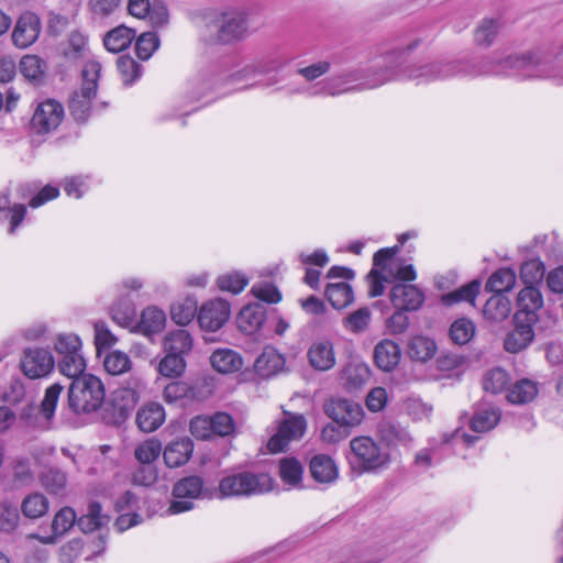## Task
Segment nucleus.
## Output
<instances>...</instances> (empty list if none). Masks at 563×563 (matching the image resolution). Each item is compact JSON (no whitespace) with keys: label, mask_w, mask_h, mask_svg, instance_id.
<instances>
[{"label":"nucleus","mask_w":563,"mask_h":563,"mask_svg":"<svg viewBox=\"0 0 563 563\" xmlns=\"http://www.w3.org/2000/svg\"><path fill=\"white\" fill-rule=\"evenodd\" d=\"M347 459L351 467L360 474L376 473L390 463L389 453L367 435H358L350 441Z\"/></svg>","instance_id":"nucleus-1"},{"label":"nucleus","mask_w":563,"mask_h":563,"mask_svg":"<svg viewBox=\"0 0 563 563\" xmlns=\"http://www.w3.org/2000/svg\"><path fill=\"white\" fill-rule=\"evenodd\" d=\"M273 489L272 478L264 473L243 472L223 477L219 482V497H244L260 495Z\"/></svg>","instance_id":"nucleus-2"},{"label":"nucleus","mask_w":563,"mask_h":563,"mask_svg":"<svg viewBox=\"0 0 563 563\" xmlns=\"http://www.w3.org/2000/svg\"><path fill=\"white\" fill-rule=\"evenodd\" d=\"M101 66L98 62H88L81 71L82 82L78 91L70 96L68 108L77 122H86L90 115L91 102L97 95Z\"/></svg>","instance_id":"nucleus-3"},{"label":"nucleus","mask_w":563,"mask_h":563,"mask_svg":"<svg viewBox=\"0 0 563 563\" xmlns=\"http://www.w3.org/2000/svg\"><path fill=\"white\" fill-rule=\"evenodd\" d=\"M216 40L221 44H232L250 35L249 14L238 8H229L218 14L213 21Z\"/></svg>","instance_id":"nucleus-4"},{"label":"nucleus","mask_w":563,"mask_h":563,"mask_svg":"<svg viewBox=\"0 0 563 563\" xmlns=\"http://www.w3.org/2000/svg\"><path fill=\"white\" fill-rule=\"evenodd\" d=\"M500 66L505 70L522 71L523 76L530 78L559 77L553 73L550 60L540 53L528 52L522 55H510L500 63Z\"/></svg>","instance_id":"nucleus-5"},{"label":"nucleus","mask_w":563,"mask_h":563,"mask_svg":"<svg viewBox=\"0 0 563 563\" xmlns=\"http://www.w3.org/2000/svg\"><path fill=\"white\" fill-rule=\"evenodd\" d=\"M323 409L331 420L343 428H357L365 418L361 404L347 398H331L324 402Z\"/></svg>","instance_id":"nucleus-6"},{"label":"nucleus","mask_w":563,"mask_h":563,"mask_svg":"<svg viewBox=\"0 0 563 563\" xmlns=\"http://www.w3.org/2000/svg\"><path fill=\"white\" fill-rule=\"evenodd\" d=\"M399 247H387L377 251L373 257V265L382 267L386 274L383 276L386 283H394L396 280L412 282L416 279L417 274L411 264H401L399 261L394 260L398 253Z\"/></svg>","instance_id":"nucleus-7"},{"label":"nucleus","mask_w":563,"mask_h":563,"mask_svg":"<svg viewBox=\"0 0 563 563\" xmlns=\"http://www.w3.org/2000/svg\"><path fill=\"white\" fill-rule=\"evenodd\" d=\"M203 481L192 475L178 481L173 488L174 500L168 507L172 515L185 512L194 508L191 499L198 498L202 493Z\"/></svg>","instance_id":"nucleus-8"},{"label":"nucleus","mask_w":563,"mask_h":563,"mask_svg":"<svg viewBox=\"0 0 563 563\" xmlns=\"http://www.w3.org/2000/svg\"><path fill=\"white\" fill-rule=\"evenodd\" d=\"M307 429V421L301 415L290 416L278 427L277 432L269 439L267 448L272 453L286 450L290 442L300 440Z\"/></svg>","instance_id":"nucleus-9"},{"label":"nucleus","mask_w":563,"mask_h":563,"mask_svg":"<svg viewBox=\"0 0 563 563\" xmlns=\"http://www.w3.org/2000/svg\"><path fill=\"white\" fill-rule=\"evenodd\" d=\"M85 367L86 363L80 354L64 356L59 363L60 373L73 379L68 387H103L99 377L85 373Z\"/></svg>","instance_id":"nucleus-10"},{"label":"nucleus","mask_w":563,"mask_h":563,"mask_svg":"<svg viewBox=\"0 0 563 563\" xmlns=\"http://www.w3.org/2000/svg\"><path fill=\"white\" fill-rule=\"evenodd\" d=\"M62 389H46L45 396L37 408L33 405L25 407L21 413V418L30 424L42 429H48L51 419L54 416L56 405Z\"/></svg>","instance_id":"nucleus-11"},{"label":"nucleus","mask_w":563,"mask_h":563,"mask_svg":"<svg viewBox=\"0 0 563 563\" xmlns=\"http://www.w3.org/2000/svg\"><path fill=\"white\" fill-rule=\"evenodd\" d=\"M231 314L230 305L223 299H214L202 305L198 322L202 330L214 332L222 328Z\"/></svg>","instance_id":"nucleus-12"},{"label":"nucleus","mask_w":563,"mask_h":563,"mask_svg":"<svg viewBox=\"0 0 563 563\" xmlns=\"http://www.w3.org/2000/svg\"><path fill=\"white\" fill-rule=\"evenodd\" d=\"M41 30L40 16L34 12L25 11L16 20L12 32V42L19 48H26L36 42Z\"/></svg>","instance_id":"nucleus-13"},{"label":"nucleus","mask_w":563,"mask_h":563,"mask_svg":"<svg viewBox=\"0 0 563 563\" xmlns=\"http://www.w3.org/2000/svg\"><path fill=\"white\" fill-rule=\"evenodd\" d=\"M394 79V74L391 70L386 69L384 71V75H379V77L374 79H366L363 82L356 84V86H346L343 82V79L340 75H334L332 77H329L322 82L320 93L327 95V96H338L341 93H346L351 91H360L364 89H373L378 86L384 85L385 82Z\"/></svg>","instance_id":"nucleus-14"},{"label":"nucleus","mask_w":563,"mask_h":563,"mask_svg":"<svg viewBox=\"0 0 563 563\" xmlns=\"http://www.w3.org/2000/svg\"><path fill=\"white\" fill-rule=\"evenodd\" d=\"M63 118V106L55 100H47L38 104L31 124L37 133H48L60 124Z\"/></svg>","instance_id":"nucleus-15"},{"label":"nucleus","mask_w":563,"mask_h":563,"mask_svg":"<svg viewBox=\"0 0 563 563\" xmlns=\"http://www.w3.org/2000/svg\"><path fill=\"white\" fill-rule=\"evenodd\" d=\"M517 303L518 311L515 313L514 320L538 322V311L543 307V297L536 286L522 288L518 294Z\"/></svg>","instance_id":"nucleus-16"},{"label":"nucleus","mask_w":563,"mask_h":563,"mask_svg":"<svg viewBox=\"0 0 563 563\" xmlns=\"http://www.w3.org/2000/svg\"><path fill=\"white\" fill-rule=\"evenodd\" d=\"M23 373L30 378L47 375L54 367V358L45 349H26L21 360Z\"/></svg>","instance_id":"nucleus-17"},{"label":"nucleus","mask_w":563,"mask_h":563,"mask_svg":"<svg viewBox=\"0 0 563 563\" xmlns=\"http://www.w3.org/2000/svg\"><path fill=\"white\" fill-rule=\"evenodd\" d=\"M136 401L135 389H110L103 399V408L117 419H124L133 410Z\"/></svg>","instance_id":"nucleus-18"},{"label":"nucleus","mask_w":563,"mask_h":563,"mask_svg":"<svg viewBox=\"0 0 563 563\" xmlns=\"http://www.w3.org/2000/svg\"><path fill=\"white\" fill-rule=\"evenodd\" d=\"M389 298L395 308L406 311L418 310L424 301V295L420 288L404 283L393 286Z\"/></svg>","instance_id":"nucleus-19"},{"label":"nucleus","mask_w":563,"mask_h":563,"mask_svg":"<svg viewBox=\"0 0 563 563\" xmlns=\"http://www.w3.org/2000/svg\"><path fill=\"white\" fill-rule=\"evenodd\" d=\"M462 71L465 70L461 68L460 63H431L410 69L408 77L420 81H430L449 78Z\"/></svg>","instance_id":"nucleus-20"},{"label":"nucleus","mask_w":563,"mask_h":563,"mask_svg":"<svg viewBox=\"0 0 563 563\" xmlns=\"http://www.w3.org/2000/svg\"><path fill=\"white\" fill-rule=\"evenodd\" d=\"M106 389H68V401L75 412H90L103 407Z\"/></svg>","instance_id":"nucleus-21"},{"label":"nucleus","mask_w":563,"mask_h":563,"mask_svg":"<svg viewBox=\"0 0 563 563\" xmlns=\"http://www.w3.org/2000/svg\"><path fill=\"white\" fill-rule=\"evenodd\" d=\"M255 373L262 378H271L286 371V360L275 349L266 347L254 363Z\"/></svg>","instance_id":"nucleus-22"},{"label":"nucleus","mask_w":563,"mask_h":563,"mask_svg":"<svg viewBox=\"0 0 563 563\" xmlns=\"http://www.w3.org/2000/svg\"><path fill=\"white\" fill-rule=\"evenodd\" d=\"M534 324L536 322L515 320V329L505 338V350L509 353H518L525 350L533 341Z\"/></svg>","instance_id":"nucleus-23"},{"label":"nucleus","mask_w":563,"mask_h":563,"mask_svg":"<svg viewBox=\"0 0 563 563\" xmlns=\"http://www.w3.org/2000/svg\"><path fill=\"white\" fill-rule=\"evenodd\" d=\"M76 522V514L70 507L59 509L52 521V534L47 537H40L37 534H30L29 538L36 539L44 544H54L57 539L65 534Z\"/></svg>","instance_id":"nucleus-24"},{"label":"nucleus","mask_w":563,"mask_h":563,"mask_svg":"<svg viewBox=\"0 0 563 563\" xmlns=\"http://www.w3.org/2000/svg\"><path fill=\"white\" fill-rule=\"evenodd\" d=\"M307 355L310 365L318 371H328L335 364L334 349L330 340L314 341Z\"/></svg>","instance_id":"nucleus-25"},{"label":"nucleus","mask_w":563,"mask_h":563,"mask_svg":"<svg viewBox=\"0 0 563 563\" xmlns=\"http://www.w3.org/2000/svg\"><path fill=\"white\" fill-rule=\"evenodd\" d=\"M165 419V409L158 402L144 404L136 413V424L141 431L146 433L157 430Z\"/></svg>","instance_id":"nucleus-26"},{"label":"nucleus","mask_w":563,"mask_h":563,"mask_svg":"<svg viewBox=\"0 0 563 563\" xmlns=\"http://www.w3.org/2000/svg\"><path fill=\"white\" fill-rule=\"evenodd\" d=\"M194 443L189 438H181L169 442L164 451L165 464L173 468L186 464L192 455Z\"/></svg>","instance_id":"nucleus-27"},{"label":"nucleus","mask_w":563,"mask_h":563,"mask_svg":"<svg viewBox=\"0 0 563 563\" xmlns=\"http://www.w3.org/2000/svg\"><path fill=\"white\" fill-rule=\"evenodd\" d=\"M266 319V307L263 303L245 306L238 316V324L241 331L253 334L258 331Z\"/></svg>","instance_id":"nucleus-28"},{"label":"nucleus","mask_w":563,"mask_h":563,"mask_svg":"<svg viewBox=\"0 0 563 563\" xmlns=\"http://www.w3.org/2000/svg\"><path fill=\"white\" fill-rule=\"evenodd\" d=\"M400 357L401 350L391 340H383L374 349L375 363L384 372L393 371L398 365Z\"/></svg>","instance_id":"nucleus-29"},{"label":"nucleus","mask_w":563,"mask_h":563,"mask_svg":"<svg viewBox=\"0 0 563 563\" xmlns=\"http://www.w3.org/2000/svg\"><path fill=\"white\" fill-rule=\"evenodd\" d=\"M210 364L218 373L232 374L243 367V358L231 349H218L211 354Z\"/></svg>","instance_id":"nucleus-30"},{"label":"nucleus","mask_w":563,"mask_h":563,"mask_svg":"<svg viewBox=\"0 0 563 563\" xmlns=\"http://www.w3.org/2000/svg\"><path fill=\"white\" fill-rule=\"evenodd\" d=\"M377 434L388 445H410L413 442L412 435L406 428L389 420L378 423Z\"/></svg>","instance_id":"nucleus-31"},{"label":"nucleus","mask_w":563,"mask_h":563,"mask_svg":"<svg viewBox=\"0 0 563 563\" xmlns=\"http://www.w3.org/2000/svg\"><path fill=\"white\" fill-rule=\"evenodd\" d=\"M282 65V62L275 56L266 55L246 64L235 76L238 79H249L257 75H266L276 71Z\"/></svg>","instance_id":"nucleus-32"},{"label":"nucleus","mask_w":563,"mask_h":563,"mask_svg":"<svg viewBox=\"0 0 563 563\" xmlns=\"http://www.w3.org/2000/svg\"><path fill=\"white\" fill-rule=\"evenodd\" d=\"M201 389H164V400L177 408H194L203 400Z\"/></svg>","instance_id":"nucleus-33"},{"label":"nucleus","mask_w":563,"mask_h":563,"mask_svg":"<svg viewBox=\"0 0 563 563\" xmlns=\"http://www.w3.org/2000/svg\"><path fill=\"white\" fill-rule=\"evenodd\" d=\"M42 487L51 495L65 496L67 492L68 477L64 471L49 467L38 476Z\"/></svg>","instance_id":"nucleus-34"},{"label":"nucleus","mask_w":563,"mask_h":563,"mask_svg":"<svg viewBox=\"0 0 563 563\" xmlns=\"http://www.w3.org/2000/svg\"><path fill=\"white\" fill-rule=\"evenodd\" d=\"M511 312V301L504 294H494L485 303L483 314L492 322L506 320Z\"/></svg>","instance_id":"nucleus-35"},{"label":"nucleus","mask_w":563,"mask_h":563,"mask_svg":"<svg viewBox=\"0 0 563 563\" xmlns=\"http://www.w3.org/2000/svg\"><path fill=\"white\" fill-rule=\"evenodd\" d=\"M500 418L501 412L496 407L478 408L470 421V427L474 432H487L498 424Z\"/></svg>","instance_id":"nucleus-36"},{"label":"nucleus","mask_w":563,"mask_h":563,"mask_svg":"<svg viewBox=\"0 0 563 563\" xmlns=\"http://www.w3.org/2000/svg\"><path fill=\"white\" fill-rule=\"evenodd\" d=\"M312 477L320 483H332L338 477V467L334 461L327 455H317L310 462Z\"/></svg>","instance_id":"nucleus-37"},{"label":"nucleus","mask_w":563,"mask_h":563,"mask_svg":"<svg viewBox=\"0 0 563 563\" xmlns=\"http://www.w3.org/2000/svg\"><path fill=\"white\" fill-rule=\"evenodd\" d=\"M134 38V30L120 25L104 35L103 44L109 52L119 53L128 48Z\"/></svg>","instance_id":"nucleus-38"},{"label":"nucleus","mask_w":563,"mask_h":563,"mask_svg":"<svg viewBox=\"0 0 563 563\" xmlns=\"http://www.w3.org/2000/svg\"><path fill=\"white\" fill-rule=\"evenodd\" d=\"M517 276L511 268H499L488 278L485 289L494 294H504L512 290L516 285Z\"/></svg>","instance_id":"nucleus-39"},{"label":"nucleus","mask_w":563,"mask_h":563,"mask_svg":"<svg viewBox=\"0 0 563 563\" xmlns=\"http://www.w3.org/2000/svg\"><path fill=\"white\" fill-rule=\"evenodd\" d=\"M325 297L334 309L346 308L354 300L352 287L344 282L329 284Z\"/></svg>","instance_id":"nucleus-40"},{"label":"nucleus","mask_w":563,"mask_h":563,"mask_svg":"<svg viewBox=\"0 0 563 563\" xmlns=\"http://www.w3.org/2000/svg\"><path fill=\"white\" fill-rule=\"evenodd\" d=\"M192 347V339L187 330L179 329L169 332L164 340L167 354L180 355L188 353Z\"/></svg>","instance_id":"nucleus-41"},{"label":"nucleus","mask_w":563,"mask_h":563,"mask_svg":"<svg viewBox=\"0 0 563 563\" xmlns=\"http://www.w3.org/2000/svg\"><path fill=\"white\" fill-rule=\"evenodd\" d=\"M165 312L156 307H148L141 314L139 328L146 335H152L161 332L165 328Z\"/></svg>","instance_id":"nucleus-42"},{"label":"nucleus","mask_w":563,"mask_h":563,"mask_svg":"<svg viewBox=\"0 0 563 563\" xmlns=\"http://www.w3.org/2000/svg\"><path fill=\"white\" fill-rule=\"evenodd\" d=\"M49 501L42 493L29 494L21 503V511L29 519H38L46 515Z\"/></svg>","instance_id":"nucleus-43"},{"label":"nucleus","mask_w":563,"mask_h":563,"mask_svg":"<svg viewBox=\"0 0 563 563\" xmlns=\"http://www.w3.org/2000/svg\"><path fill=\"white\" fill-rule=\"evenodd\" d=\"M501 27L499 19L485 18L483 19L474 33V41L478 46L489 47L497 37Z\"/></svg>","instance_id":"nucleus-44"},{"label":"nucleus","mask_w":563,"mask_h":563,"mask_svg":"<svg viewBox=\"0 0 563 563\" xmlns=\"http://www.w3.org/2000/svg\"><path fill=\"white\" fill-rule=\"evenodd\" d=\"M108 522V516L102 514L101 505L96 501L89 504L87 512L77 521L78 527L85 533L92 532Z\"/></svg>","instance_id":"nucleus-45"},{"label":"nucleus","mask_w":563,"mask_h":563,"mask_svg":"<svg viewBox=\"0 0 563 563\" xmlns=\"http://www.w3.org/2000/svg\"><path fill=\"white\" fill-rule=\"evenodd\" d=\"M481 290V283L478 280H472L471 283L448 292L442 296L441 300L446 306L466 301L474 306L475 299Z\"/></svg>","instance_id":"nucleus-46"},{"label":"nucleus","mask_w":563,"mask_h":563,"mask_svg":"<svg viewBox=\"0 0 563 563\" xmlns=\"http://www.w3.org/2000/svg\"><path fill=\"white\" fill-rule=\"evenodd\" d=\"M371 319L372 312L369 308L362 307L343 318L342 324L346 331L358 334L367 330Z\"/></svg>","instance_id":"nucleus-47"},{"label":"nucleus","mask_w":563,"mask_h":563,"mask_svg":"<svg viewBox=\"0 0 563 563\" xmlns=\"http://www.w3.org/2000/svg\"><path fill=\"white\" fill-rule=\"evenodd\" d=\"M186 368V362L183 356L166 354L157 365V372L161 376L175 379L180 377Z\"/></svg>","instance_id":"nucleus-48"},{"label":"nucleus","mask_w":563,"mask_h":563,"mask_svg":"<svg viewBox=\"0 0 563 563\" xmlns=\"http://www.w3.org/2000/svg\"><path fill=\"white\" fill-rule=\"evenodd\" d=\"M197 313V301L192 298H186L175 302L170 307L172 319L180 325L188 324Z\"/></svg>","instance_id":"nucleus-49"},{"label":"nucleus","mask_w":563,"mask_h":563,"mask_svg":"<svg viewBox=\"0 0 563 563\" xmlns=\"http://www.w3.org/2000/svg\"><path fill=\"white\" fill-rule=\"evenodd\" d=\"M437 350L433 340L426 336H415L409 344V355L416 361L424 362L430 360Z\"/></svg>","instance_id":"nucleus-50"},{"label":"nucleus","mask_w":563,"mask_h":563,"mask_svg":"<svg viewBox=\"0 0 563 563\" xmlns=\"http://www.w3.org/2000/svg\"><path fill=\"white\" fill-rule=\"evenodd\" d=\"M303 468L301 463L295 457H285L279 462V475L282 479L291 486L301 482Z\"/></svg>","instance_id":"nucleus-51"},{"label":"nucleus","mask_w":563,"mask_h":563,"mask_svg":"<svg viewBox=\"0 0 563 563\" xmlns=\"http://www.w3.org/2000/svg\"><path fill=\"white\" fill-rule=\"evenodd\" d=\"M162 453V443L157 439H148L140 443L134 450L135 459L143 465L152 466L151 464Z\"/></svg>","instance_id":"nucleus-52"},{"label":"nucleus","mask_w":563,"mask_h":563,"mask_svg":"<svg viewBox=\"0 0 563 563\" xmlns=\"http://www.w3.org/2000/svg\"><path fill=\"white\" fill-rule=\"evenodd\" d=\"M371 368L365 363L349 364L344 369V377L349 387H362L369 383Z\"/></svg>","instance_id":"nucleus-53"},{"label":"nucleus","mask_w":563,"mask_h":563,"mask_svg":"<svg viewBox=\"0 0 563 563\" xmlns=\"http://www.w3.org/2000/svg\"><path fill=\"white\" fill-rule=\"evenodd\" d=\"M544 264L537 258L522 263L520 267V279L526 286H536L544 276Z\"/></svg>","instance_id":"nucleus-54"},{"label":"nucleus","mask_w":563,"mask_h":563,"mask_svg":"<svg viewBox=\"0 0 563 563\" xmlns=\"http://www.w3.org/2000/svg\"><path fill=\"white\" fill-rule=\"evenodd\" d=\"M217 284L221 290L240 294L249 284V277L241 272H230L218 277Z\"/></svg>","instance_id":"nucleus-55"},{"label":"nucleus","mask_w":563,"mask_h":563,"mask_svg":"<svg viewBox=\"0 0 563 563\" xmlns=\"http://www.w3.org/2000/svg\"><path fill=\"white\" fill-rule=\"evenodd\" d=\"M111 316L118 324H129L135 316L133 302L128 297L119 298L111 307Z\"/></svg>","instance_id":"nucleus-56"},{"label":"nucleus","mask_w":563,"mask_h":563,"mask_svg":"<svg viewBox=\"0 0 563 563\" xmlns=\"http://www.w3.org/2000/svg\"><path fill=\"white\" fill-rule=\"evenodd\" d=\"M159 40L153 32H145L136 38L135 52L140 59L147 60L158 48Z\"/></svg>","instance_id":"nucleus-57"},{"label":"nucleus","mask_w":563,"mask_h":563,"mask_svg":"<svg viewBox=\"0 0 563 563\" xmlns=\"http://www.w3.org/2000/svg\"><path fill=\"white\" fill-rule=\"evenodd\" d=\"M475 333V327L468 319L462 318L454 321L450 328V336L457 344L467 343Z\"/></svg>","instance_id":"nucleus-58"},{"label":"nucleus","mask_w":563,"mask_h":563,"mask_svg":"<svg viewBox=\"0 0 563 563\" xmlns=\"http://www.w3.org/2000/svg\"><path fill=\"white\" fill-rule=\"evenodd\" d=\"M130 358L125 353L114 351L109 353L103 362L104 369L111 375H120L130 368Z\"/></svg>","instance_id":"nucleus-59"},{"label":"nucleus","mask_w":563,"mask_h":563,"mask_svg":"<svg viewBox=\"0 0 563 563\" xmlns=\"http://www.w3.org/2000/svg\"><path fill=\"white\" fill-rule=\"evenodd\" d=\"M117 65L125 85L132 84L141 75L140 65L131 56H120Z\"/></svg>","instance_id":"nucleus-60"},{"label":"nucleus","mask_w":563,"mask_h":563,"mask_svg":"<svg viewBox=\"0 0 563 563\" xmlns=\"http://www.w3.org/2000/svg\"><path fill=\"white\" fill-rule=\"evenodd\" d=\"M405 410L412 420L420 421L431 417L433 406L419 398H408L405 402Z\"/></svg>","instance_id":"nucleus-61"},{"label":"nucleus","mask_w":563,"mask_h":563,"mask_svg":"<svg viewBox=\"0 0 563 563\" xmlns=\"http://www.w3.org/2000/svg\"><path fill=\"white\" fill-rule=\"evenodd\" d=\"M20 70L25 78L36 80L44 74V63L35 55H27L21 59Z\"/></svg>","instance_id":"nucleus-62"},{"label":"nucleus","mask_w":563,"mask_h":563,"mask_svg":"<svg viewBox=\"0 0 563 563\" xmlns=\"http://www.w3.org/2000/svg\"><path fill=\"white\" fill-rule=\"evenodd\" d=\"M212 422V433L227 437L231 434L234 430V422L230 415L225 412H218L214 416L210 417Z\"/></svg>","instance_id":"nucleus-63"},{"label":"nucleus","mask_w":563,"mask_h":563,"mask_svg":"<svg viewBox=\"0 0 563 563\" xmlns=\"http://www.w3.org/2000/svg\"><path fill=\"white\" fill-rule=\"evenodd\" d=\"M252 292L257 299L267 303H277L282 299L278 289L269 283L254 285Z\"/></svg>","instance_id":"nucleus-64"}]
</instances>
